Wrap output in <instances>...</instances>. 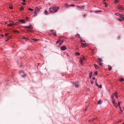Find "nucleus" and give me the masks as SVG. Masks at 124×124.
Listing matches in <instances>:
<instances>
[{"label":"nucleus","mask_w":124,"mask_h":124,"mask_svg":"<svg viewBox=\"0 0 124 124\" xmlns=\"http://www.w3.org/2000/svg\"><path fill=\"white\" fill-rule=\"evenodd\" d=\"M59 8V7H51L49 8L48 11L50 13H53L56 12Z\"/></svg>","instance_id":"obj_1"},{"label":"nucleus","mask_w":124,"mask_h":124,"mask_svg":"<svg viewBox=\"0 0 124 124\" xmlns=\"http://www.w3.org/2000/svg\"><path fill=\"white\" fill-rule=\"evenodd\" d=\"M115 15L118 16L117 18L119 21H122L123 20H124V15L119 14L118 13H116Z\"/></svg>","instance_id":"obj_2"},{"label":"nucleus","mask_w":124,"mask_h":124,"mask_svg":"<svg viewBox=\"0 0 124 124\" xmlns=\"http://www.w3.org/2000/svg\"><path fill=\"white\" fill-rule=\"evenodd\" d=\"M117 93L116 92L114 94H112L111 96V98L113 99V100L114 101V97L115 96L116 98H118V96H117Z\"/></svg>","instance_id":"obj_3"},{"label":"nucleus","mask_w":124,"mask_h":124,"mask_svg":"<svg viewBox=\"0 0 124 124\" xmlns=\"http://www.w3.org/2000/svg\"><path fill=\"white\" fill-rule=\"evenodd\" d=\"M118 9L120 11H122L123 10V8L120 5L118 6Z\"/></svg>","instance_id":"obj_4"},{"label":"nucleus","mask_w":124,"mask_h":124,"mask_svg":"<svg viewBox=\"0 0 124 124\" xmlns=\"http://www.w3.org/2000/svg\"><path fill=\"white\" fill-rule=\"evenodd\" d=\"M85 59V58L84 56H83V57L81 58L80 60V62L81 64L83 65V63L84 62V60Z\"/></svg>","instance_id":"obj_5"},{"label":"nucleus","mask_w":124,"mask_h":124,"mask_svg":"<svg viewBox=\"0 0 124 124\" xmlns=\"http://www.w3.org/2000/svg\"><path fill=\"white\" fill-rule=\"evenodd\" d=\"M25 22L24 19H20L18 22L19 24H24L25 23Z\"/></svg>","instance_id":"obj_6"},{"label":"nucleus","mask_w":124,"mask_h":124,"mask_svg":"<svg viewBox=\"0 0 124 124\" xmlns=\"http://www.w3.org/2000/svg\"><path fill=\"white\" fill-rule=\"evenodd\" d=\"M24 27L26 29L27 28H28L29 30L32 29L33 28L31 24H30L29 26L25 27Z\"/></svg>","instance_id":"obj_7"},{"label":"nucleus","mask_w":124,"mask_h":124,"mask_svg":"<svg viewBox=\"0 0 124 124\" xmlns=\"http://www.w3.org/2000/svg\"><path fill=\"white\" fill-rule=\"evenodd\" d=\"M66 47L65 46H62L61 48V49L62 50H64L66 49Z\"/></svg>","instance_id":"obj_8"},{"label":"nucleus","mask_w":124,"mask_h":124,"mask_svg":"<svg viewBox=\"0 0 124 124\" xmlns=\"http://www.w3.org/2000/svg\"><path fill=\"white\" fill-rule=\"evenodd\" d=\"M112 102L115 106L117 107L118 106L117 103L115 102V101L113 100Z\"/></svg>","instance_id":"obj_9"},{"label":"nucleus","mask_w":124,"mask_h":124,"mask_svg":"<svg viewBox=\"0 0 124 124\" xmlns=\"http://www.w3.org/2000/svg\"><path fill=\"white\" fill-rule=\"evenodd\" d=\"M39 10V8L37 7H36L35 8V11L37 12Z\"/></svg>","instance_id":"obj_10"},{"label":"nucleus","mask_w":124,"mask_h":124,"mask_svg":"<svg viewBox=\"0 0 124 124\" xmlns=\"http://www.w3.org/2000/svg\"><path fill=\"white\" fill-rule=\"evenodd\" d=\"M102 59H101L100 58H98L97 60V61L99 62H101L102 61Z\"/></svg>","instance_id":"obj_11"},{"label":"nucleus","mask_w":124,"mask_h":124,"mask_svg":"<svg viewBox=\"0 0 124 124\" xmlns=\"http://www.w3.org/2000/svg\"><path fill=\"white\" fill-rule=\"evenodd\" d=\"M84 6H82L81 7H79V6H77V7L78 8H79L80 9H83L84 8Z\"/></svg>","instance_id":"obj_12"},{"label":"nucleus","mask_w":124,"mask_h":124,"mask_svg":"<svg viewBox=\"0 0 124 124\" xmlns=\"http://www.w3.org/2000/svg\"><path fill=\"white\" fill-rule=\"evenodd\" d=\"M74 85L77 87H78V86L77 82H75L74 84Z\"/></svg>","instance_id":"obj_13"},{"label":"nucleus","mask_w":124,"mask_h":124,"mask_svg":"<svg viewBox=\"0 0 124 124\" xmlns=\"http://www.w3.org/2000/svg\"><path fill=\"white\" fill-rule=\"evenodd\" d=\"M49 12H48V11H47L46 10H45V14L46 15H47L49 14V11H48Z\"/></svg>","instance_id":"obj_14"},{"label":"nucleus","mask_w":124,"mask_h":124,"mask_svg":"<svg viewBox=\"0 0 124 124\" xmlns=\"http://www.w3.org/2000/svg\"><path fill=\"white\" fill-rule=\"evenodd\" d=\"M14 24V23H10V24H8L7 26H13V25Z\"/></svg>","instance_id":"obj_15"},{"label":"nucleus","mask_w":124,"mask_h":124,"mask_svg":"<svg viewBox=\"0 0 124 124\" xmlns=\"http://www.w3.org/2000/svg\"><path fill=\"white\" fill-rule=\"evenodd\" d=\"M94 67L96 69H98L99 68V67L96 64H94Z\"/></svg>","instance_id":"obj_16"},{"label":"nucleus","mask_w":124,"mask_h":124,"mask_svg":"<svg viewBox=\"0 0 124 124\" xmlns=\"http://www.w3.org/2000/svg\"><path fill=\"white\" fill-rule=\"evenodd\" d=\"M119 80L121 82H122L124 81V79L123 78H120L119 79Z\"/></svg>","instance_id":"obj_17"},{"label":"nucleus","mask_w":124,"mask_h":124,"mask_svg":"<svg viewBox=\"0 0 124 124\" xmlns=\"http://www.w3.org/2000/svg\"><path fill=\"white\" fill-rule=\"evenodd\" d=\"M86 43H81V46H86Z\"/></svg>","instance_id":"obj_18"},{"label":"nucleus","mask_w":124,"mask_h":124,"mask_svg":"<svg viewBox=\"0 0 124 124\" xmlns=\"http://www.w3.org/2000/svg\"><path fill=\"white\" fill-rule=\"evenodd\" d=\"M92 75H93L92 72H91L89 74L90 78H91V77L92 76Z\"/></svg>","instance_id":"obj_19"},{"label":"nucleus","mask_w":124,"mask_h":124,"mask_svg":"<svg viewBox=\"0 0 124 124\" xmlns=\"http://www.w3.org/2000/svg\"><path fill=\"white\" fill-rule=\"evenodd\" d=\"M101 100H99L98 102V104H101Z\"/></svg>","instance_id":"obj_20"},{"label":"nucleus","mask_w":124,"mask_h":124,"mask_svg":"<svg viewBox=\"0 0 124 124\" xmlns=\"http://www.w3.org/2000/svg\"><path fill=\"white\" fill-rule=\"evenodd\" d=\"M22 39H25L26 40L28 39V38H26V37H23L22 38Z\"/></svg>","instance_id":"obj_21"},{"label":"nucleus","mask_w":124,"mask_h":124,"mask_svg":"<svg viewBox=\"0 0 124 124\" xmlns=\"http://www.w3.org/2000/svg\"><path fill=\"white\" fill-rule=\"evenodd\" d=\"M61 40L60 39L58 40L56 42V43L57 44L59 43L60 41Z\"/></svg>","instance_id":"obj_22"},{"label":"nucleus","mask_w":124,"mask_h":124,"mask_svg":"<svg viewBox=\"0 0 124 124\" xmlns=\"http://www.w3.org/2000/svg\"><path fill=\"white\" fill-rule=\"evenodd\" d=\"M23 8L22 7H21L20 8V11L23 10Z\"/></svg>","instance_id":"obj_23"},{"label":"nucleus","mask_w":124,"mask_h":124,"mask_svg":"<svg viewBox=\"0 0 124 124\" xmlns=\"http://www.w3.org/2000/svg\"><path fill=\"white\" fill-rule=\"evenodd\" d=\"M33 40L35 41H37L38 40H39V39H33Z\"/></svg>","instance_id":"obj_24"},{"label":"nucleus","mask_w":124,"mask_h":124,"mask_svg":"<svg viewBox=\"0 0 124 124\" xmlns=\"http://www.w3.org/2000/svg\"><path fill=\"white\" fill-rule=\"evenodd\" d=\"M108 67H109V70H111L112 69V67L109 66H108Z\"/></svg>","instance_id":"obj_25"},{"label":"nucleus","mask_w":124,"mask_h":124,"mask_svg":"<svg viewBox=\"0 0 124 124\" xmlns=\"http://www.w3.org/2000/svg\"><path fill=\"white\" fill-rule=\"evenodd\" d=\"M118 0H114V2L115 3H117L118 2Z\"/></svg>","instance_id":"obj_26"},{"label":"nucleus","mask_w":124,"mask_h":124,"mask_svg":"<svg viewBox=\"0 0 124 124\" xmlns=\"http://www.w3.org/2000/svg\"><path fill=\"white\" fill-rule=\"evenodd\" d=\"M76 37H77L79 38L80 37V36L78 34H77L76 35Z\"/></svg>","instance_id":"obj_27"},{"label":"nucleus","mask_w":124,"mask_h":124,"mask_svg":"<svg viewBox=\"0 0 124 124\" xmlns=\"http://www.w3.org/2000/svg\"><path fill=\"white\" fill-rule=\"evenodd\" d=\"M95 83L96 86H99V85H98L97 82V80H96V81Z\"/></svg>","instance_id":"obj_28"},{"label":"nucleus","mask_w":124,"mask_h":124,"mask_svg":"<svg viewBox=\"0 0 124 124\" xmlns=\"http://www.w3.org/2000/svg\"><path fill=\"white\" fill-rule=\"evenodd\" d=\"M51 31L53 33H56V32L54 30H52Z\"/></svg>","instance_id":"obj_29"},{"label":"nucleus","mask_w":124,"mask_h":124,"mask_svg":"<svg viewBox=\"0 0 124 124\" xmlns=\"http://www.w3.org/2000/svg\"><path fill=\"white\" fill-rule=\"evenodd\" d=\"M28 10H29L31 11H33V9H31L30 8H29L28 9Z\"/></svg>","instance_id":"obj_30"},{"label":"nucleus","mask_w":124,"mask_h":124,"mask_svg":"<svg viewBox=\"0 0 124 124\" xmlns=\"http://www.w3.org/2000/svg\"><path fill=\"white\" fill-rule=\"evenodd\" d=\"M13 32H17L18 33H19V31H15V30H14Z\"/></svg>","instance_id":"obj_31"},{"label":"nucleus","mask_w":124,"mask_h":124,"mask_svg":"<svg viewBox=\"0 0 124 124\" xmlns=\"http://www.w3.org/2000/svg\"><path fill=\"white\" fill-rule=\"evenodd\" d=\"M37 12H34V16H35L36 15Z\"/></svg>","instance_id":"obj_32"},{"label":"nucleus","mask_w":124,"mask_h":124,"mask_svg":"<svg viewBox=\"0 0 124 124\" xmlns=\"http://www.w3.org/2000/svg\"><path fill=\"white\" fill-rule=\"evenodd\" d=\"M63 40L61 41H60V44H62L63 43Z\"/></svg>","instance_id":"obj_33"},{"label":"nucleus","mask_w":124,"mask_h":124,"mask_svg":"<svg viewBox=\"0 0 124 124\" xmlns=\"http://www.w3.org/2000/svg\"><path fill=\"white\" fill-rule=\"evenodd\" d=\"M98 87H99L100 88H101L102 87V85H99V86H98Z\"/></svg>","instance_id":"obj_34"},{"label":"nucleus","mask_w":124,"mask_h":124,"mask_svg":"<svg viewBox=\"0 0 124 124\" xmlns=\"http://www.w3.org/2000/svg\"><path fill=\"white\" fill-rule=\"evenodd\" d=\"M99 64L100 65H102V63L101 62H99Z\"/></svg>","instance_id":"obj_35"},{"label":"nucleus","mask_w":124,"mask_h":124,"mask_svg":"<svg viewBox=\"0 0 124 124\" xmlns=\"http://www.w3.org/2000/svg\"><path fill=\"white\" fill-rule=\"evenodd\" d=\"M83 42H85V40H83V39H82V40H81V42H83Z\"/></svg>","instance_id":"obj_36"},{"label":"nucleus","mask_w":124,"mask_h":124,"mask_svg":"<svg viewBox=\"0 0 124 124\" xmlns=\"http://www.w3.org/2000/svg\"><path fill=\"white\" fill-rule=\"evenodd\" d=\"M8 33H6L5 34V36H8Z\"/></svg>","instance_id":"obj_37"},{"label":"nucleus","mask_w":124,"mask_h":124,"mask_svg":"<svg viewBox=\"0 0 124 124\" xmlns=\"http://www.w3.org/2000/svg\"><path fill=\"white\" fill-rule=\"evenodd\" d=\"M11 36H8V39H9L11 38Z\"/></svg>","instance_id":"obj_38"},{"label":"nucleus","mask_w":124,"mask_h":124,"mask_svg":"<svg viewBox=\"0 0 124 124\" xmlns=\"http://www.w3.org/2000/svg\"><path fill=\"white\" fill-rule=\"evenodd\" d=\"M9 8L11 9H13V7H9Z\"/></svg>","instance_id":"obj_39"},{"label":"nucleus","mask_w":124,"mask_h":124,"mask_svg":"<svg viewBox=\"0 0 124 124\" xmlns=\"http://www.w3.org/2000/svg\"><path fill=\"white\" fill-rule=\"evenodd\" d=\"M75 54H80L78 52H77L76 53H75Z\"/></svg>","instance_id":"obj_40"},{"label":"nucleus","mask_w":124,"mask_h":124,"mask_svg":"<svg viewBox=\"0 0 124 124\" xmlns=\"http://www.w3.org/2000/svg\"><path fill=\"white\" fill-rule=\"evenodd\" d=\"M22 4H23V5H25L26 4L24 3H22Z\"/></svg>","instance_id":"obj_41"},{"label":"nucleus","mask_w":124,"mask_h":124,"mask_svg":"<svg viewBox=\"0 0 124 124\" xmlns=\"http://www.w3.org/2000/svg\"><path fill=\"white\" fill-rule=\"evenodd\" d=\"M9 39H7L6 40H5V41L6 42H7V41Z\"/></svg>","instance_id":"obj_42"},{"label":"nucleus","mask_w":124,"mask_h":124,"mask_svg":"<svg viewBox=\"0 0 124 124\" xmlns=\"http://www.w3.org/2000/svg\"><path fill=\"white\" fill-rule=\"evenodd\" d=\"M95 74L96 75H97V72L96 71L95 72Z\"/></svg>","instance_id":"obj_43"},{"label":"nucleus","mask_w":124,"mask_h":124,"mask_svg":"<svg viewBox=\"0 0 124 124\" xmlns=\"http://www.w3.org/2000/svg\"><path fill=\"white\" fill-rule=\"evenodd\" d=\"M95 12L96 13H98L99 12V11H98H98H95Z\"/></svg>","instance_id":"obj_44"},{"label":"nucleus","mask_w":124,"mask_h":124,"mask_svg":"<svg viewBox=\"0 0 124 124\" xmlns=\"http://www.w3.org/2000/svg\"><path fill=\"white\" fill-rule=\"evenodd\" d=\"M120 102H118V105L119 106H120Z\"/></svg>","instance_id":"obj_45"},{"label":"nucleus","mask_w":124,"mask_h":124,"mask_svg":"<svg viewBox=\"0 0 124 124\" xmlns=\"http://www.w3.org/2000/svg\"><path fill=\"white\" fill-rule=\"evenodd\" d=\"M104 4H105V5H107V3L106 2H104Z\"/></svg>","instance_id":"obj_46"},{"label":"nucleus","mask_w":124,"mask_h":124,"mask_svg":"<svg viewBox=\"0 0 124 124\" xmlns=\"http://www.w3.org/2000/svg\"><path fill=\"white\" fill-rule=\"evenodd\" d=\"M28 17H26V20H28Z\"/></svg>","instance_id":"obj_47"},{"label":"nucleus","mask_w":124,"mask_h":124,"mask_svg":"<svg viewBox=\"0 0 124 124\" xmlns=\"http://www.w3.org/2000/svg\"><path fill=\"white\" fill-rule=\"evenodd\" d=\"M22 1L24 2H25L26 1L25 0H22Z\"/></svg>","instance_id":"obj_48"},{"label":"nucleus","mask_w":124,"mask_h":124,"mask_svg":"<svg viewBox=\"0 0 124 124\" xmlns=\"http://www.w3.org/2000/svg\"><path fill=\"white\" fill-rule=\"evenodd\" d=\"M74 5H73V4H71V6H74Z\"/></svg>","instance_id":"obj_49"},{"label":"nucleus","mask_w":124,"mask_h":124,"mask_svg":"<svg viewBox=\"0 0 124 124\" xmlns=\"http://www.w3.org/2000/svg\"><path fill=\"white\" fill-rule=\"evenodd\" d=\"M98 11H99V12H101V11L100 10H98Z\"/></svg>","instance_id":"obj_50"},{"label":"nucleus","mask_w":124,"mask_h":124,"mask_svg":"<svg viewBox=\"0 0 124 124\" xmlns=\"http://www.w3.org/2000/svg\"><path fill=\"white\" fill-rule=\"evenodd\" d=\"M65 6H68V5L67 4H66Z\"/></svg>","instance_id":"obj_51"},{"label":"nucleus","mask_w":124,"mask_h":124,"mask_svg":"<svg viewBox=\"0 0 124 124\" xmlns=\"http://www.w3.org/2000/svg\"><path fill=\"white\" fill-rule=\"evenodd\" d=\"M54 36H56V34H54Z\"/></svg>","instance_id":"obj_52"},{"label":"nucleus","mask_w":124,"mask_h":124,"mask_svg":"<svg viewBox=\"0 0 124 124\" xmlns=\"http://www.w3.org/2000/svg\"><path fill=\"white\" fill-rule=\"evenodd\" d=\"M93 78V79L94 80V79L95 78H94V77Z\"/></svg>","instance_id":"obj_53"},{"label":"nucleus","mask_w":124,"mask_h":124,"mask_svg":"<svg viewBox=\"0 0 124 124\" xmlns=\"http://www.w3.org/2000/svg\"><path fill=\"white\" fill-rule=\"evenodd\" d=\"M107 5H105V7H107Z\"/></svg>","instance_id":"obj_54"},{"label":"nucleus","mask_w":124,"mask_h":124,"mask_svg":"<svg viewBox=\"0 0 124 124\" xmlns=\"http://www.w3.org/2000/svg\"><path fill=\"white\" fill-rule=\"evenodd\" d=\"M91 83H92V84H93V81H91Z\"/></svg>","instance_id":"obj_55"},{"label":"nucleus","mask_w":124,"mask_h":124,"mask_svg":"<svg viewBox=\"0 0 124 124\" xmlns=\"http://www.w3.org/2000/svg\"><path fill=\"white\" fill-rule=\"evenodd\" d=\"M87 110V108L86 107V109H85V111H86Z\"/></svg>","instance_id":"obj_56"},{"label":"nucleus","mask_w":124,"mask_h":124,"mask_svg":"<svg viewBox=\"0 0 124 124\" xmlns=\"http://www.w3.org/2000/svg\"><path fill=\"white\" fill-rule=\"evenodd\" d=\"M22 77H23L24 76V75H22Z\"/></svg>","instance_id":"obj_57"},{"label":"nucleus","mask_w":124,"mask_h":124,"mask_svg":"<svg viewBox=\"0 0 124 124\" xmlns=\"http://www.w3.org/2000/svg\"><path fill=\"white\" fill-rule=\"evenodd\" d=\"M122 124H124V122Z\"/></svg>","instance_id":"obj_58"},{"label":"nucleus","mask_w":124,"mask_h":124,"mask_svg":"<svg viewBox=\"0 0 124 124\" xmlns=\"http://www.w3.org/2000/svg\"><path fill=\"white\" fill-rule=\"evenodd\" d=\"M103 1H105L106 0H103Z\"/></svg>","instance_id":"obj_59"},{"label":"nucleus","mask_w":124,"mask_h":124,"mask_svg":"<svg viewBox=\"0 0 124 124\" xmlns=\"http://www.w3.org/2000/svg\"><path fill=\"white\" fill-rule=\"evenodd\" d=\"M93 50H92V52H93Z\"/></svg>","instance_id":"obj_60"},{"label":"nucleus","mask_w":124,"mask_h":124,"mask_svg":"<svg viewBox=\"0 0 124 124\" xmlns=\"http://www.w3.org/2000/svg\"><path fill=\"white\" fill-rule=\"evenodd\" d=\"M39 63H38V65H39Z\"/></svg>","instance_id":"obj_61"},{"label":"nucleus","mask_w":124,"mask_h":124,"mask_svg":"<svg viewBox=\"0 0 124 124\" xmlns=\"http://www.w3.org/2000/svg\"><path fill=\"white\" fill-rule=\"evenodd\" d=\"M39 63H38V65H39Z\"/></svg>","instance_id":"obj_62"},{"label":"nucleus","mask_w":124,"mask_h":124,"mask_svg":"<svg viewBox=\"0 0 124 124\" xmlns=\"http://www.w3.org/2000/svg\"><path fill=\"white\" fill-rule=\"evenodd\" d=\"M68 55V56H69V55Z\"/></svg>","instance_id":"obj_63"},{"label":"nucleus","mask_w":124,"mask_h":124,"mask_svg":"<svg viewBox=\"0 0 124 124\" xmlns=\"http://www.w3.org/2000/svg\"><path fill=\"white\" fill-rule=\"evenodd\" d=\"M124 107H123V109H124Z\"/></svg>","instance_id":"obj_64"}]
</instances>
